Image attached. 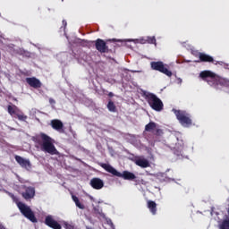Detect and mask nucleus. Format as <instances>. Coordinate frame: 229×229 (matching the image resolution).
I'll return each instance as SVG.
<instances>
[{
  "label": "nucleus",
  "mask_w": 229,
  "mask_h": 229,
  "mask_svg": "<svg viewBox=\"0 0 229 229\" xmlns=\"http://www.w3.org/2000/svg\"><path fill=\"white\" fill-rule=\"evenodd\" d=\"M199 78L203 80V81H207L208 85L213 87V89H219V87H229V81L226 79L220 78L215 72L205 70L200 72Z\"/></svg>",
  "instance_id": "f257e3e1"
},
{
  "label": "nucleus",
  "mask_w": 229,
  "mask_h": 229,
  "mask_svg": "<svg viewBox=\"0 0 229 229\" xmlns=\"http://www.w3.org/2000/svg\"><path fill=\"white\" fill-rule=\"evenodd\" d=\"M39 139L36 140V142L40 146L41 151L48 153V155H58V150L55 144H53V139L44 132H40Z\"/></svg>",
  "instance_id": "f03ea898"
},
{
  "label": "nucleus",
  "mask_w": 229,
  "mask_h": 229,
  "mask_svg": "<svg viewBox=\"0 0 229 229\" xmlns=\"http://www.w3.org/2000/svg\"><path fill=\"white\" fill-rule=\"evenodd\" d=\"M99 165L100 167H102V169H105V171L113 174V176H117L118 178H123V180H135V178H137V176H135V174L129 171H123L121 174L109 164L100 163Z\"/></svg>",
  "instance_id": "7ed1b4c3"
},
{
  "label": "nucleus",
  "mask_w": 229,
  "mask_h": 229,
  "mask_svg": "<svg viewBox=\"0 0 229 229\" xmlns=\"http://www.w3.org/2000/svg\"><path fill=\"white\" fill-rule=\"evenodd\" d=\"M144 98L152 110L156 112H162L164 110V102L157 95L148 92L144 93Z\"/></svg>",
  "instance_id": "20e7f679"
},
{
  "label": "nucleus",
  "mask_w": 229,
  "mask_h": 229,
  "mask_svg": "<svg viewBox=\"0 0 229 229\" xmlns=\"http://www.w3.org/2000/svg\"><path fill=\"white\" fill-rule=\"evenodd\" d=\"M16 205L22 216L29 219L31 223H38L37 216H35V213L31 210L30 206L22 203V202H16Z\"/></svg>",
  "instance_id": "39448f33"
},
{
  "label": "nucleus",
  "mask_w": 229,
  "mask_h": 229,
  "mask_svg": "<svg viewBox=\"0 0 229 229\" xmlns=\"http://www.w3.org/2000/svg\"><path fill=\"white\" fill-rule=\"evenodd\" d=\"M173 112L175 114V116L182 126L189 128V126L192 125V120L187 112L176 109H173Z\"/></svg>",
  "instance_id": "423d86ee"
},
{
  "label": "nucleus",
  "mask_w": 229,
  "mask_h": 229,
  "mask_svg": "<svg viewBox=\"0 0 229 229\" xmlns=\"http://www.w3.org/2000/svg\"><path fill=\"white\" fill-rule=\"evenodd\" d=\"M150 67L153 71H158V72H162V74L168 76V78L173 76V72L169 70V65L164 64L162 61L151 62Z\"/></svg>",
  "instance_id": "0eeeda50"
},
{
  "label": "nucleus",
  "mask_w": 229,
  "mask_h": 229,
  "mask_svg": "<svg viewBox=\"0 0 229 229\" xmlns=\"http://www.w3.org/2000/svg\"><path fill=\"white\" fill-rule=\"evenodd\" d=\"M45 225L52 229H62V225H60L52 215H48L45 217Z\"/></svg>",
  "instance_id": "6e6552de"
},
{
  "label": "nucleus",
  "mask_w": 229,
  "mask_h": 229,
  "mask_svg": "<svg viewBox=\"0 0 229 229\" xmlns=\"http://www.w3.org/2000/svg\"><path fill=\"white\" fill-rule=\"evenodd\" d=\"M95 47L98 53H110V48L106 46V42L101 38L95 40Z\"/></svg>",
  "instance_id": "1a4fd4ad"
},
{
  "label": "nucleus",
  "mask_w": 229,
  "mask_h": 229,
  "mask_svg": "<svg viewBox=\"0 0 229 229\" xmlns=\"http://www.w3.org/2000/svg\"><path fill=\"white\" fill-rule=\"evenodd\" d=\"M14 158L17 164H19V165H21V167H22L23 169H27V171H30V169H31V162L30 161V159H26L21 156H15Z\"/></svg>",
  "instance_id": "9d476101"
},
{
  "label": "nucleus",
  "mask_w": 229,
  "mask_h": 229,
  "mask_svg": "<svg viewBox=\"0 0 229 229\" xmlns=\"http://www.w3.org/2000/svg\"><path fill=\"white\" fill-rule=\"evenodd\" d=\"M25 81L30 87H32V89H40L42 87V82L36 77H27Z\"/></svg>",
  "instance_id": "9b49d317"
},
{
  "label": "nucleus",
  "mask_w": 229,
  "mask_h": 229,
  "mask_svg": "<svg viewBox=\"0 0 229 229\" xmlns=\"http://www.w3.org/2000/svg\"><path fill=\"white\" fill-rule=\"evenodd\" d=\"M89 185L96 191H99L103 189V187H105V182H103V180L95 177L90 180Z\"/></svg>",
  "instance_id": "f8f14e48"
},
{
  "label": "nucleus",
  "mask_w": 229,
  "mask_h": 229,
  "mask_svg": "<svg viewBox=\"0 0 229 229\" xmlns=\"http://www.w3.org/2000/svg\"><path fill=\"white\" fill-rule=\"evenodd\" d=\"M21 196L27 201L28 199H33L35 198V189L31 186L25 188V191L21 193Z\"/></svg>",
  "instance_id": "ddd939ff"
},
{
  "label": "nucleus",
  "mask_w": 229,
  "mask_h": 229,
  "mask_svg": "<svg viewBox=\"0 0 229 229\" xmlns=\"http://www.w3.org/2000/svg\"><path fill=\"white\" fill-rule=\"evenodd\" d=\"M197 56L199 57L198 62H204V63H208V64H214V57L211 55H208L205 53L199 52Z\"/></svg>",
  "instance_id": "4468645a"
},
{
  "label": "nucleus",
  "mask_w": 229,
  "mask_h": 229,
  "mask_svg": "<svg viewBox=\"0 0 229 229\" xmlns=\"http://www.w3.org/2000/svg\"><path fill=\"white\" fill-rule=\"evenodd\" d=\"M51 126L54 130L60 131V130H64V123L58 119H55L51 121Z\"/></svg>",
  "instance_id": "2eb2a0df"
},
{
  "label": "nucleus",
  "mask_w": 229,
  "mask_h": 229,
  "mask_svg": "<svg viewBox=\"0 0 229 229\" xmlns=\"http://www.w3.org/2000/svg\"><path fill=\"white\" fill-rule=\"evenodd\" d=\"M136 165H139V167H142L143 169H146V167H149V161L146 158H138L135 161Z\"/></svg>",
  "instance_id": "dca6fc26"
},
{
  "label": "nucleus",
  "mask_w": 229,
  "mask_h": 229,
  "mask_svg": "<svg viewBox=\"0 0 229 229\" xmlns=\"http://www.w3.org/2000/svg\"><path fill=\"white\" fill-rule=\"evenodd\" d=\"M147 207L153 216L157 215V202L153 200H148Z\"/></svg>",
  "instance_id": "f3484780"
},
{
  "label": "nucleus",
  "mask_w": 229,
  "mask_h": 229,
  "mask_svg": "<svg viewBox=\"0 0 229 229\" xmlns=\"http://www.w3.org/2000/svg\"><path fill=\"white\" fill-rule=\"evenodd\" d=\"M7 111L10 115H17L21 112V109L17 106L13 105L7 106Z\"/></svg>",
  "instance_id": "a211bd4d"
},
{
  "label": "nucleus",
  "mask_w": 229,
  "mask_h": 229,
  "mask_svg": "<svg viewBox=\"0 0 229 229\" xmlns=\"http://www.w3.org/2000/svg\"><path fill=\"white\" fill-rule=\"evenodd\" d=\"M157 130V123L155 122H150L145 126V131H152V133Z\"/></svg>",
  "instance_id": "6ab92c4d"
},
{
  "label": "nucleus",
  "mask_w": 229,
  "mask_h": 229,
  "mask_svg": "<svg viewBox=\"0 0 229 229\" xmlns=\"http://www.w3.org/2000/svg\"><path fill=\"white\" fill-rule=\"evenodd\" d=\"M72 201H74L76 207H78V208H81V210L85 209V205L81 204V202H80V199H78V197H76V195H72Z\"/></svg>",
  "instance_id": "aec40b11"
},
{
  "label": "nucleus",
  "mask_w": 229,
  "mask_h": 229,
  "mask_svg": "<svg viewBox=\"0 0 229 229\" xmlns=\"http://www.w3.org/2000/svg\"><path fill=\"white\" fill-rule=\"evenodd\" d=\"M72 201H74L76 207H78V208H81V210L85 209V205L81 204V202H80V199H78V197H76V195H72Z\"/></svg>",
  "instance_id": "412c9836"
},
{
  "label": "nucleus",
  "mask_w": 229,
  "mask_h": 229,
  "mask_svg": "<svg viewBox=\"0 0 229 229\" xmlns=\"http://www.w3.org/2000/svg\"><path fill=\"white\" fill-rule=\"evenodd\" d=\"M72 201H74L76 207H78V208H81V210L85 209V205L81 204V202H80V199H78V197H76V195H72Z\"/></svg>",
  "instance_id": "4be33fe9"
},
{
  "label": "nucleus",
  "mask_w": 229,
  "mask_h": 229,
  "mask_svg": "<svg viewBox=\"0 0 229 229\" xmlns=\"http://www.w3.org/2000/svg\"><path fill=\"white\" fill-rule=\"evenodd\" d=\"M107 109L109 110V112H117V107L115 106V104L112 100L108 101Z\"/></svg>",
  "instance_id": "5701e85b"
},
{
  "label": "nucleus",
  "mask_w": 229,
  "mask_h": 229,
  "mask_svg": "<svg viewBox=\"0 0 229 229\" xmlns=\"http://www.w3.org/2000/svg\"><path fill=\"white\" fill-rule=\"evenodd\" d=\"M220 229H229V219H225L219 225Z\"/></svg>",
  "instance_id": "b1692460"
},
{
  "label": "nucleus",
  "mask_w": 229,
  "mask_h": 229,
  "mask_svg": "<svg viewBox=\"0 0 229 229\" xmlns=\"http://www.w3.org/2000/svg\"><path fill=\"white\" fill-rule=\"evenodd\" d=\"M16 116L19 121H26V119H28V115L23 114L21 111L16 114Z\"/></svg>",
  "instance_id": "393cba45"
},
{
  "label": "nucleus",
  "mask_w": 229,
  "mask_h": 229,
  "mask_svg": "<svg viewBox=\"0 0 229 229\" xmlns=\"http://www.w3.org/2000/svg\"><path fill=\"white\" fill-rule=\"evenodd\" d=\"M147 42H148V44H155V46H157V38L154 36L148 37Z\"/></svg>",
  "instance_id": "a878e982"
},
{
  "label": "nucleus",
  "mask_w": 229,
  "mask_h": 229,
  "mask_svg": "<svg viewBox=\"0 0 229 229\" xmlns=\"http://www.w3.org/2000/svg\"><path fill=\"white\" fill-rule=\"evenodd\" d=\"M153 133L157 135V137H161V135H164V131H162V129H156Z\"/></svg>",
  "instance_id": "bb28decb"
},
{
  "label": "nucleus",
  "mask_w": 229,
  "mask_h": 229,
  "mask_svg": "<svg viewBox=\"0 0 229 229\" xmlns=\"http://www.w3.org/2000/svg\"><path fill=\"white\" fill-rule=\"evenodd\" d=\"M65 228H66V229H76V228L74 227V225H71V224H66V225H65Z\"/></svg>",
  "instance_id": "cd10ccee"
},
{
  "label": "nucleus",
  "mask_w": 229,
  "mask_h": 229,
  "mask_svg": "<svg viewBox=\"0 0 229 229\" xmlns=\"http://www.w3.org/2000/svg\"><path fill=\"white\" fill-rule=\"evenodd\" d=\"M49 103L51 105H56V101L54 98H49Z\"/></svg>",
  "instance_id": "c85d7f7f"
},
{
  "label": "nucleus",
  "mask_w": 229,
  "mask_h": 229,
  "mask_svg": "<svg viewBox=\"0 0 229 229\" xmlns=\"http://www.w3.org/2000/svg\"><path fill=\"white\" fill-rule=\"evenodd\" d=\"M95 211L98 212L99 216H105V214H103V211L97 210L96 208H95Z\"/></svg>",
  "instance_id": "c756f323"
},
{
  "label": "nucleus",
  "mask_w": 229,
  "mask_h": 229,
  "mask_svg": "<svg viewBox=\"0 0 229 229\" xmlns=\"http://www.w3.org/2000/svg\"><path fill=\"white\" fill-rule=\"evenodd\" d=\"M63 26H64V28L67 26V21L65 20H63Z\"/></svg>",
  "instance_id": "7c9ffc66"
},
{
  "label": "nucleus",
  "mask_w": 229,
  "mask_h": 229,
  "mask_svg": "<svg viewBox=\"0 0 229 229\" xmlns=\"http://www.w3.org/2000/svg\"><path fill=\"white\" fill-rule=\"evenodd\" d=\"M108 97H109V98H114V93L109 92V93H108Z\"/></svg>",
  "instance_id": "2f4dec72"
},
{
  "label": "nucleus",
  "mask_w": 229,
  "mask_h": 229,
  "mask_svg": "<svg viewBox=\"0 0 229 229\" xmlns=\"http://www.w3.org/2000/svg\"><path fill=\"white\" fill-rule=\"evenodd\" d=\"M0 229H6L3 225H0Z\"/></svg>",
  "instance_id": "473e14b6"
}]
</instances>
